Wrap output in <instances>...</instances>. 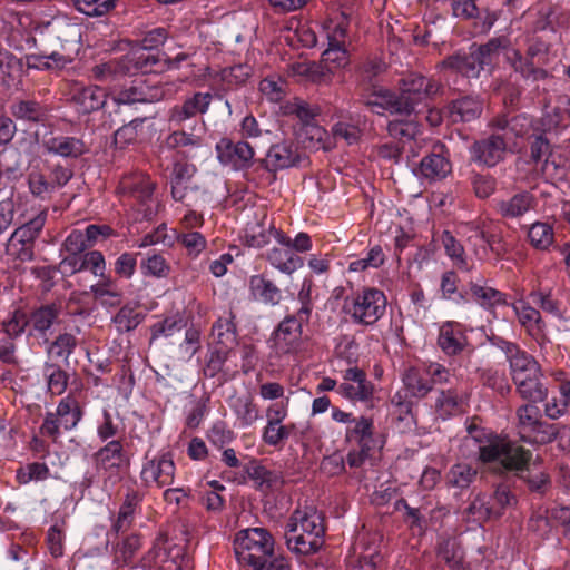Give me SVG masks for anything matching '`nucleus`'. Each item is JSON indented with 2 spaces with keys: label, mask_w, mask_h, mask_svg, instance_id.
Instances as JSON below:
<instances>
[{
  "label": "nucleus",
  "mask_w": 570,
  "mask_h": 570,
  "mask_svg": "<svg viewBox=\"0 0 570 570\" xmlns=\"http://www.w3.org/2000/svg\"><path fill=\"white\" fill-rule=\"evenodd\" d=\"M481 381L484 386L498 392L502 396L509 394L511 391L508 376L504 372H500L499 370H484L481 374Z\"/></svg>",
  "instance_id": "nucleus-64"
},
{
  "label": "nucleus",
  "mask_w": 570,
  "mask_h": 570,
  "mask_svg": "<svg viewBox=\"0 0 570 570\" xmlns=\"http://www.w3.org/2000/svg\"><path fill=\"white\" fill-rule=\"evenodd\" d=\"M451 170L449 149L444 144L438 141L433 144L431 150L421 159L413 171L421 179L434 181L445 178Z\"/></svg>",
  "instance_id": "nucleus-9"
},
{
  "label": "nucleus",
  "mask_w": 570,
  "mask_h": 570,
  "mask_svg": "<svg viewBox=\"0 0 570 570\" xmlns=\"http://www.w3.org/2000/svg\"><path fill=\"white\" fill-rule=\"evenodd\" d=\"M439 67L441 69L451 70L452 72L460 73L466 78H478L480 72L484 70V66L475 52L473 45L470 46L469 51H458L444 58Z\"/></svg>",
  "instance_id": "nucleus-14"
},
{
  "label": "nucleus",
  "mask_w": 570,
  "mask_h": 570,
  "mask_svg": "<svg viewBox=\"0 0 570 570\" xmlns=\"http://www.w3.org/2000/svg\"><path fill=\"white\" fill-rule=\"evenodd\" d=\"M554 233L548 223L537 222L528 230L530 244L540 250L548 249L553 242Z\"/></svg>",
  "instance_id": "nucleus-58"
},
{
  "label": "nucleus",
  "mask_w": 570,
  "mask_h": 570,
  "mask_svg": "<svg viewBox=\"0 0 570 570\" xmlns=\"http://www.w3.org/2000/svg\"><path fill=\"white\" fill-rule=\"evenodd\" d=\"M483 112V101L476 96H462L446 106V117L451 124L471 122Z\"/></svg>",
  "instance_id": "nucleus-18"
},
{
  "label": "nucleus",
  "mask_w": 570,
  "mask_h": 570,
  "mask_svg": "<svg viewBox=\"0 0 570 570\" xmlns=\"http://www.w3.org/2000/svg\"><path fill=\"white\" fill-rule=\"evenodd\" d=\"M165 97V89L159 85H150L146 79H135L124 86L112 96L117 105L132 106L136 104H151Z\"/></svg>",
  "instance_id": "nucleus-10"
},
{
  "label": "nucleus",
  "mask_w": 570,
  "mask_h": 570,
  "mask_svg": "<svg viewBox=\"0 0 570 570\" xmlns=\"http://www.w3.org/2000/svg\"><path fill=\"white\" fill-rule=\"evenodd\" d=\"M384 557L380 549V543L373 538L368 541L358 557V567L362 570H376L382 567Z\"/></svg>",
  "instance_id": "nucleus-60"
},
{
  "label": "nucleus",
  "mask_w": 570,
  "mask_h": 570,
  "mask_svg": "<svg viewBox=\"0 0 570 570\" xmlns=\"http://www.w3.org/2000/svg\"><path fill=\"white\" fill-rule=\"evenodd\" d=\"M507 63L524 80L538 81L549 77V72L546 69L538 67L534 60L530 59L527 55L523 56L517 48L510 50Z\"/></svg>",
  "instance_id": "nucleus-30"
},
{
  "label": "nucleus",
  "mask_w": 570,
  "mask_h": 570,
  "mask_svg": "<svg viewBox=\"0 0 570 570\" xmlns=\"http://www.w3.org/2000/svg\"><path fill=\"white\" fill-rule=\"evenodd\" d=\"M441 242L445 249V254L453 261L454 266L461 271H469L470 266L465 257L464 247L452 235V233L444 230L441 236Z\"/></svg>",
  "instance_id": "nucleus-52"
},
{
  "label": "nucleus",
  "mask_w": 570,
  "mask_h": 570,
  "mask_svg": "<svg viewBox=\"0 0 570 570\" xmlns=\"http://www.w3.org/2000/svg\"><path fill=\"white\" fill-rule=\"evenodd\" d=\"M248 292L254 302L265 306L275 307L283 301V291L265 273L248 278Z\"/></svg>",
  "instance_id": "nucleus-15"
},
{
  "label": "nucleus",
  "mask_w": 570,
  "mask_h": 570,
  "mask_svg": "<svg viewBox=\"0 0 570 570\" xmlns=\"http://www.w3.org/2000/svg\"><path fill=\"white\" fill-rule=\"evenodd\" d=\"M399 98L402 102L405 116L417 112L419 106H429L438 95L442 92V85L421 73L411 72L399 80Z\"/></svg>",
  "instance_id": "nucleus-4"
},
{
  "label": "nucleus",
  "mask_w": 570,
  "mask_h": 570,
  "mask_svg": "<svg viewBox=\"0 0 570 570\" xmlns=\"http://www.w3.org/2000/svg\"><path fill=\"white\" fill-rule=\"evenodd\" d=\"M140 271L144 276L161 278L169 275L170 266L163 255L153 254L141 261Z\"/></svg>",
  "instance_id": "nucleus-62"
},
{
  "label": "nucleus",
  "mask_w": 570,
  "mask_h": 570,
  "mask_svg": "<svg viewBox=\"0 0 570 570\" xmlns=\"http://www.w3.org/2000/svg\"><path fill=\"white\" fill-rule=\"evenodd\" d=\"M362 101L374 114L383 115L387 111L391 115L405 116L397 92L390 89L383 87L374 89L371 94L363 95Z\"/></svg>",
  "instance_id": "nucleus-19"
},
{
  "label": "nucleus",
  "mask_w": 570,
  "mask_h": 570,
  "mask_svg": "<svg viewBox=\"0 0 570 570\" xmlns=\"http://www.w3.org/2000/svg\"><path fill=\"white\" fill-rule=\"evenodd\" d=\"M466 227L472 233L469 236V240H472L473 238L482 240L485 244L483 247L484 252L489 249L498 258H502L508 253L507 243L504 242L501 233L484 229L480 225H475L473 223L468 224Z\"/></svg>",
  "instance_id": "nucleus-37"
},
{
  "label": "nucleus",
  "mask_w": 570,
  "mask_h": 570,
  "mask_svg": "<svg viewBox=\"0 0 570 570\" xmlns=\"http://www.w3.org/2000/svg\"><path fill=\"white\" fill-rule=\"evenodd\" d=\"M175 470L173 454L167 452L158 459L146 462L142 466L140 478L146 484L155 482L159 488H163L173 483Z\"/></svg>",
  "instance_id": "nucleus-16"
},
{
  "label": "nucleus",
  "mask_w": 570,
  "mask_h": 570,
  "mask_svg": "<svg viewBox=\"0 0 570 570\" xmlns=\"http://www.w3.org/2000/svg\"><path fill=\"white\" fill-rule=\"evenodd\" d=\"M472 45L481 60V63L484 66V69H492L495 59L500 53H503L504 60L507 61L508 56H510V50H513L514 48L512 46L511 38L507 35L492 37L485 43L482 45Z\"/></svg>",
  "instance_id": "nucleus-23"
},
{
  "label": "nucleus",
  "mask_w": 570,
  "mask_h": 570,
  "mask_svg": "<svg viewBox=\"0 0 570 570\" xmlns=\"http://www.w3.org/2000/svg\"><path fill=\"white\" fill-rule=\"evenodd\" d=\"M567 111L560 107H553L550 110H544L540 119L535 122V131L543 132L544 135L557 132L566 120Z\"/></svg>",
  "instance_id": "nucleus-56"
},
{
  "label": "nucleus",
  "mask_w": 570,
  "mask_h": 570,
  "mask_svg": "<svg viewBox=\"0 0 570 570\" xmlns=\"http://www.w3.org/2000/svg\"><path fill=\"white\" fill-rule=\"evenodd\" d=\"M514 481L513 476H505L495 484L493 493L488 494L489 505L493 510L494 519H500L509 507L518 502L515 494L511 491Z\"/></svg>",
  "instance_id": "nucleus-33"
},
{
  "label": "nucleus",
  "mask_w": 570,
  "mask_h": 570,
  "mask_svg": "<svg viewBox=\"0 0 570 570\" xmlns=\"http://www.w3.org/2000/svg\"><path fill=\"white\" fill-rule=\"evenodd\" d=\"M470 298L485 311H494L498 306L508 305L507 294L476 282L469 283Z\"/></svg>",
  "instance_id": "nucleus-35"
},
{
  "label": "nucleus",
  "mask_w": 570,
  "mask_h": 570,
  "mask_svg": "<svg viewBox=\"0 0 570 570\" xmlns=\"http://www.w3.org/2000/svg\"><path fill=\"white\" fill-rule=\"evenodd\" d=\"M394 511H403L402 520L409 529L417 532L420 535L426 532L429 521L426 517L428 508L424 504L413 507L407 500L400 498L394 502Z\"/></svg>",
  "instance_id": "nucleus-31"
},
{
  "label": "nucleus",
  "mask_w": 570,
  "mask_h": 570,
  "mask_svg": "<svg viewBox=\"0 0 570 570\" xmlns=\"http://www.w3.org/2000/svg\"><path fill=\"white\" fill-rule=\"evenodd\" d=\"M489 127L495 131H499L508 140L509 135L514 138H523L531 129L534 130L535 124H533L532 117L527 114L518 115H498L489 121Z\"/></svg>",
  "instance_id": "nucleus-17"
},
{
  "label": "nucleus",
  "mask_w": 570,
  "mask_h": 570,
  "mask_svg": "<svg viewBox=\"0 0 570 570\" xmlns=\"http://www.w3.org/2000/svg\"><path fill=\"white\" fill-rule=\"evenodd\" d=\"M43 375L47 379L48 390L52 394H62L68 385L69 375L62 367L52 362H45Z\"/></svg>",
  "instance_id": "nucleus-55"
},
{
  "label": "nucleus",
  "mask_w": 570,
  "mask_h": 570,
  "mask_svg": "<svg viewBox=\"0 0 570 570\" xmlns=\"http://www.w3.org/2000/svg\"><path fill=\"white\" fill-rule=\"evenodd\" d=\"M95 466L98 471H104L112 476L114 472L118 474L119 470L130 464V458L124 449L121 440H110L92 455Z\"/></svg>",
  "instance_id": "nucleus-12"
},
{
  "label": "nucleus",
  "mask_w": 570,
  "mask_h": 570,
  "mask_svg": "<svg viewBox=\"0 0 570 570\" xmlns=\"http://www.w3.org/2000/svg\"><path fill=\"white\" fill-rule=\"evenodd\" d=\"M268 263L279 272L291 275L304 264L301 256L291 247H273L266 255Z\"/></svg>",
  "instance_id": "nucleus-38"
},
{
  "label": "nucleus",
  "mask_w": 570,
  "mask_h": 570,
  "mask_svg": "<svg viewBox=\"0 0 570 570\" xmlns=\"http://www.w3.org/2000/svg\"><path fill=\"white\" fill-rule=\"evenodd\" d=\"M468 343L462 325L454 321L444 322L439 330L438 345L449 356L460 354Z\"/></svg>",
  "instance_id": "nucleus-22"
},
{
  "label": "nucleus",
  "mask_w": 570,
  "mask_h": 570,
  "mask_svg": "<svg viewBox=\"0 0 570 570\" xmlns=\"http://www.w3.org/2000/svg\"><path fill=\"white\" fill-rule=\"evenodd\" d=\"M215 150L218 161L233 170L244 171L254 165L257 166L255 149L244 139L235 142L228 137H223L217 141Z\"/></svg>",
  "instance_id": "nucleus-6"
},
{
  "label": "nucleus",
  "mask_w": 570,
  "mask_h": 570,
  "mask_svg": "<svg viewBox=\"0 0 570 570\" xmlns=\"http://www.w3.org/2000/svg\"><path fill=\"white\" fill-rule=\"evenodd\" d=\"M543 376L532 377L528 382L520 381L521 384L517 387V393L529 403L543 402L548 396V387L542 381Z\"/></svg>",
  "instance_id": "nucleus-54"
},
{
  "label": "nucleus",
  "mask_w": 570,
  "mask_h": 570,
  "mask_svg": "<svg viewBox=\"0 0 570 570\" xmlns=\"http://www.w3.org/2000/svg\"><path fill=\"white\" fill-rule=\"evenodd\" d=\"M213 96L209 92H195L191 97L184 100L181 105H176L169 110V121L181 125L184 121L208 111Z\"/></svg>",
  "instance_id": "nucleus-20"
},
{
  "label": "nucleus",
  "mask_w": 570,
  "mask_h": 570,
  "mask_svg": "<svg viewBox=\"0 0 570 570\" xmlns=\"http://www.w3.org/2000/svg\"><path fill=\"white\" fill-rule=\"evenodd\" d=\"M386 304V296L381 289L363 287L344 298L343 311L351 316L353 323L371 326L385 314Z\"/></svg>",
  "instance_id": "nucleus-3"
},
{
  "label": "nucleus",
  "mask_w": 570,
  "mask_h": 570,
  "mask_svg": "<svg viewBox=\"0 0 570 570\" xmlns=\"http://www.w3.org/2000/svg\"><path fill=\"white\" fill-rule=\"evenodd\" d=\"M144 494L137 490H129L121 503L117 519L114 521L111 525V532L118 535L119 533H124L127 531L134 520L137 512V509L140 508L142 502Z\"/></svg>",
  "instance_id": "nucleus-28"
},
{
  "label": "nucleus",
  "mask_w": 570,
  "mask_h": 570,
  "mask_svg": "<svg viewBox=\"0 0 570 570\" xmlns=\"http://www.w3.org/2000/svg\"><path fill=\"white\" fill-rule=\"evenodd\" d=\"M47 219V210H41L37 216L18 227L10 236L14 242H24L35 246L36 239L42 230Z\"/></svg>",
  "instance_id": "nucleus-44"
},
{
  "label": "nucleus",
  "mask_w": 570,
  "mask_h": 570,
  "mask_svg": "<svg viewBox=\"0 0 570 570\" xmlns=\"http://www.w3.org/2000/svg\"><path fill=\"white\" fill-rule=\"evenodd\" d=\"M147 314L139 311L138 307L129 304L119 308L112 317V324L118 333H127L137 328L146 318Z\"/></svg>",
  "instance_id": "nucleus-42"
},
{
  "label": "nucleus",
  "mask_w": 570,
  "mask_h": 570,
  "mask_svg": "<svg viewBox=\"0 0 570 570\" xmlns=\"http://www.w3.org/2000/svg\"><path fill=\"white\" fill-rule=\"evenodd\" d=\"M119 0H71L75 9L90 18L108 14L117 7Z\"/></svg>",
  "instance_id": "nucleus-51"
},
{
  "label": "nucleus",
  "mask_w": 570,
  "mask_h": 570,
  "mask_svg": "<svg viewBox=\"0 0 570 570\" xmlns=\"http://www.w3.org/2000/svg\"><path fill=\"white\" fill-rule=\"evenodd\" d=\"M402 382L406 395L415 399H423L432 391V384L426 373L416 367H410L404 371Z\"/></svg>",
  "instance_id": "nucleus-39"
},
{
  "label": "nucleus",
  "mask_w": 570,
  "mask_h": 570,
  "mask_svg": "<svg viewBox=\"0 0 570 570\" xmlns=\"http://www.w3.org/2000/svg\"><path fill=\"white\" fill-rule=\"evenodd\" d=\"M460 278L454 271H446L440 281L441 297L455 304H465L470 301L468 293L459 289Z\"/></svg>",
  "instance_id": "nucleus-43"
},
{
  "label": "nucleus",
  "mask_w": 570,
  "mask_h": 570,
  "mask_svg": "<svg viewBox=\"0 0 570 570\" xmlns=\"http://www.w3.org/2000/svg\"><path fill=\"white\" fill-rule=\"evenodd\" d=\"M28 315L30 323L29 335L38 333L39 335L43 336L58 320L60 315V306L55 303L43 304L33 308L30 313H28Z\"/></svg>",
  "instance_id": "nucleus-34"
},
{
  "label": "nucleus",
  "mask_w": 570,
  "mask_h": 570,
  "mask_svg": "<svg viewBox=\"0 0 570 570\" xmlns=\"http://www.w3.org/2000/svg\"><path fill=\"white\" fill-rule=\"evenodd\" d=\"M386 129L390 137L399 140L401 146L415 139L420 132L419 124L411 120H392L387 124Z\"/></svg>",
  "instance_id": "nucleus-57"
},
{
  "label": "nucleus",
  "mask_w": 570,
  "mask_h": 570,
  "mask_svg": "<svg viewBox=\"0 0 570 570\" xmlns=\"http://www.w3.org/2000/svg\"><path fill=\"white\" fill-rule=\"evenodd\" d=\"M10 112L17 120L45 125L49 119L50 109L35 99H21L10 106Z\"/></svg>",
  "instance_id": "nucleus-26"
},
{
  "label": "nucleus",
  "mask_w": 570,
  "mask_h": 570,
  "mask_svg": "<svg viewBox=\"0 0 570 570\" xmlns=\"http://www.w3.org/2000/svg\"><path fill=\"white\" fill-rule=\"evenodd\" d=\"M537 204V198L532 193L522 190L508 199H501L497 202L495 209L501 217L507 219H514L520 218L527 213L533 210Z\"/></svg>",
  "instance_id": "nucleus-21"
},
{
  "label": "nucleus",
  "mask_w": 570,
  "mask_h": 570,
  "mask_svg": "<svg viewBox=\"0 0 570 570\" xmlns=\"http://www.w3.org/2000/svg\"><path fill=\"white\" fill-rule=\"evenodd\" d=\"M243 469L255 489L263 493L279 491L285 483L282 472L267 469L258 459H250Z\"/></svg>",
  "instance_id": "nucleus-13"
},
{
  "label": "nucleus",
  "mask_w": 570,
  "mask_h": 570,
  "mask_svg": "<svg viewBox=\"0 0 570 570\" xmlns=\"http://www.w3.org/2000/svg\"><path fill=\"white\" fill-rule=\"evenodd\" d=\"M288 522H295L296 528L304 533H309L316 539H323L325 534L324 518L315 507L296 509Z\"/></svg>",
  "instance_id": "nucleus-27"
},
{
  "label": "nucleus",
  "mask_w": 570,
  "mask_h": 570,
  "mask_svg": "<svg viewBox=\"0 0 570 570\" xmlns=\"http://www.w3.org/2000/svg\"><path fill=\"white\" fill-rule=\"evenodd\" d=\"M43 149L63 158L77 159L88 151L85 141L72 136L49 137L42 142Z\"/></svg>",
  "instance_id": "nucleus-24"
},
{
  "label": "nucleus",
  "mask_w": 570,
  "mask_h": 570,
  "mask_svg": "<svg viewBox=\"0 0 570 570\" xmlns=\"http://www.w3.org/2000/svg\"><path fill=\"white\" fill-rule=\"evenodd\" d=\"M78 340L73 334L61 333L49 344L47 354L50 358H61L66 365H69V357L75 352Z\"/></svg>",
  "instance_id": "nucleus-45"
},
{
  "label": "nucleus",
  "mask_w": 570,
  "mask_h": 570,
  "mask_svg": "<svg viewBox=\"0 0 570 570\" xmlns=\"http://www.w3.org/2000/svg\"><path fill=\"white\" fill-rule=\"evenodd\" d=\"M156 183L145 174H135L124 177L118 186V190L124 196L134 199L142 213V217L150 220L156 212L153 206Z\"/></svg>",
  "instance_id": "nucleus-5"
},
{
  "label": "nucleus",
  "mask_w": 570,
  "mask_h": 570,
  "mask_svg": "<svg viewBox=\"0 0 570 570\" xmlns=\"http://www.w3.org/2000/svg\"><path fill=\"white\" fill-rule=\"evenodd\" d=\"M28 187L31 195L40 200H49L57 191L48 174L39 169H32L28 174Z\"/></svg>",
  "instance_id": "nucleus-48"
},
{
  "label": "nucleus",
  "mask_w": 570,
  "mask_h": 570,
  "mask_svg": "<svg viewBox=\"0 0 570 570\" xmlns=\"http://www.w3.org/2000/svg\"><path fill=\"white\" fill-rule=\"evenodd\" d=\"M235 315L230 312L229 317H219L213 325L212 333L215 337L214 347L233 352L237 343V327L234 322Z\"/></svg>",
  "instance_id": "nucleus-36"
},
{
  "label": "nucleus",
  "mask_w": 570,
  "mask_h": 570,
  "mask_svg": "<svg viewBox=\"0 0 570 570\" xmlns=\"http://www.w3.org/2000/svg\"><path fill=\"white\" fill-rule=\"evenodd\" d=\"M298 161L299 156L293 142L281 141L269 147L265 158L257 159L256 170L264 169L273 174V179H275V174L278 170L294 167Z\"/></svg>",
  "instance_id": "nucleus-11"
},
{
  "label": "nucleus",
  "mask_w": 570,
  "mask_h": 570,
  "mask_svg": "<svg viewBox=\"0 0 570 570\" xmlns=\"http://www.w3.org/2000/svg\"><path fill=\"white\" fill-rule=\"evenodd\" d=\"M512 307L520 324L525 328L527 333L537 342H540L544 337L546 328V323L543 322L540 312L524 302L513 304Z\"/></svg>",
  "instance_id": "nucleus-32"
},
{
  "label": "nucleus",
  "mask_w": 570,
  "mask_h": 570,
  "mask_svg": "<svg viewBox=\"0 0 570 570\" xmlns=\"http://www.w3.org/2000/svg\"><path fill=\"white\" fill-rule=\"evenodd\" d=\"M560 434V426L547 421H538L520 441L531 445H546L550 444L558 439Z\"/></svg>",
  "instance_id": "nucleus-40"
},
{
  "label": "nucleus",
  "mask_w": 570,
  "mask_h": 570,
  "mask_svg": "<svg viewBox=\"0 0 570 570\" xmlns=\"http://www.w3.org/2000/svg\"><path fill=\"white\" fill-rule=\"evenodd\" d=\"M294 430L295 424L293 423L287 425H266L262 433V440L269 446L282 449Z\"/></svg>",
  "instance_id": "nucleus-59"
},
{
  "label": "nucleus",
  "mask_w": 570,
  "mask_h": 570,
  "mask_svg": "<svg viewBox=\"0 0 570 570\" xmlns=\"http://www.w3.org/2000/svg\"><path fill=\"white\" fill-rule=\"evenodd\" d=\"M508 150V141L499 131L475 140L469 148L471 160L492 168L501 163Z\"/></svg>",
  "instance_id": "nucleus-8"
},
{
  "label": "nucleus",
  "mask_w": 570,
  "mask_h": 570,
  "mask_svg": "<svg viewBox=\"0 0 570 570\" xmlns=\"http://www.w3.org/2000/svg\"><path fill=\"white\" fill-rule=\"evenodd\" d=\"M232 352L227 350H220L217 347H209L208 354L206 356L205 366H204V375L206 377L214 379L218 374H223L222 382L227 380V374L224 372V365L229 358Z\"/></svg>",
  "instance_id": "nucleus-50"
},
{
  "label": "nucleus",
  "mask_w": 570,
  "mask_h": 570,
  "mask_svg": "<svg viewBox=\"0 0 570 570\" xmlns=\"http://www.w3.org/2000/svg\"><path fill=\"white\" fill-rule=\"evenodd\" d=\"M130 63L132 68L142 73H158L164 71L163 52L145 51L131 48Z\"/></svg>",
  "instance_id": "nucleus-41"
},
{
  "label": "nucleus",
  "mask_w": 570,
  "mask_h": 570,
  "mask_svg": "<svg viewBox=\"0 0 570 570\" xmlns=\"http://www.w3.org/2000/svg\"><path fill=\"white\" fill-rule=\"evenodd\" d=\"M478 460L483 464L495 463L493 473L505 476H522L529 471L532 452L523 448L517 441L507 438L494 436L490 444L479 448Z\"/></svg>",
  "instance_id": "nucleus-1"
},
{
  "label": "nucleus",
  "mask_w": 570,
  "mask_h": 570,
  "mask_svg": "<svg viewBox=\"0 0 570 570\" xmlns=\"http://www.w3.org/2000/svg\"><path fill=\"white\" fill-rule=\"evenodd\" d=\"M308 322L309 318H299L297 313L286 315L271 335L275 351L281 354L297 352L302 344L303 325Z\"/></svg>",
  "instance_id": "nucleus-7"
},
{
  "label": "nucleus",
  "mask_w": 570,
  "mask_h": 570,
  "mask_svg": "<svg viewBox=\"0 0 570 570\" xmlns=\"http://www.w3.org/2000/svg\"><path fill=\"white\" fill-rule=\"evenodd\" d=\"M285 543L289 551L296 554L307 556L317 552L323 543V539H316L309 533H304L296 528L295 522H287L285 530Z\"/></svg>",
  "instance_id": "nucleus-25"
},
{
  "label": "nucleus",
  "mask_w": 570,
  "mask_h": 570,
  "mask_svg": "<svg viewBox=\"0 0 570 570\" xmlns=\"http://www.w3.org/2000/svg\"><path fill=\"white\" fill-rule=\"evenodd\" d=\"M510 375H515L517 379L521 373L528 372V374L539 373L540 364L538 361L529 354L527 351L519 347L508 360Z\"/></svg>",
  "instance_id": "nucleus-49"
},
{
  "label": "nucleus",
  "mask_w": 570,
  "mask_h": 570,
  "mask_svg": "<svg viewBox=\"0 0 570 570\" xmlns=\"http://www.w3.org/2000/svg\"><path fill=\"white\" fill-rule=\"evenodd\" d=\"M145 120L146 118H135L118 128L114 134V144L120 149H124L128 145L135 142L138 138L139 131L142 129Z\"/></svg>",
  "instance_id": "nucleus-61"
},
{
  "label": "nucleus",
  "mask_w": 570,
  "mask_h": 570,
  "mask_svg": "<svg viewBox=\"0 0 570 570\" xmlns=\"http://www.w3.org/2000/svg\"><path fill=\"white\" fill-rule=\"evenodd\" d=\"M478 470L468 463L453 464L446 473V483L451 488L468 489L476 479Z\"/></svg>",
  "instance_id": "nucleus-47"
},
{
  "label": "nucleus",
  "mask_w": 570,
  "mask_h": 570,
  "mask_svg": "<svg viewBox=\"0 0 570 570\" xmlns=\"http://www.w3.org/2000/svg\"><path fill=\"white\" fill-rule=\"evenodd\" d=\"M518 417V434L521 439L527 430H530L538 421L541 419L540 409L537 406V403H528L521 405L517 410Z\"/></svg>",
  "instance_id": "nucleus-63"
},
{
  "label": "nucleus",
  "mask_w": 570,
  "mask_h": 570,
  "mask_svg": "<svg viewBox=\"0 0 570 570\" xmlns=\"http://www.w3.org/2000/svg\"><path fill=\"white\" fill-rule=\"evenodd\" d=\"M107 100L105 89L98 86H88L76 90L72 94L71 101L76 105L77 111L82 115H89L101 109Z\"/></svg>",
  "instance_id": "nucleus-29"
},
{
  "label": "nucleus",
  "mask_w": 570,
  "mask_h": 570,
  "mask_svg": "<svg viewBox=\"0 0 570 570\" xmlns=\"http://www.w3.org/2000/svg\"><path fill=\"white\" fill-rule=\"evenodd\" d=\"M552 154V145L547 135L540 131H533L530 136V159L532 163L538 164L544 159V167L552 165L557 168L554 161L550 160Z\"/></svg>",
  "instance_id": "nucleus-46"
},
{
  "label": "nucleus",
  "mask_w": 570,
  "mask_h": 570,
  "mask_svg": "<svg viewBox=\"0 0 570 570\" xmlns=\"http://www.w3.org/2000/svg\"><path fill=\"white\" fill-rule=\"evenodd\" d=\"M56 415L60 416V423L65 431H70L77 426L82 417V411L78 406L76 401L69 399H62L57 407Z\"/></svg>",
  "instance_id": "nucleus-53"
},
{
  "label": "nucleus",
  "mask_w": 570,
  "mask_h": 570,
  "mask_svg": "<svg viewBox=\"0 0 570 570\" xmlns=\"http://www.w3.org/2000/svg\"><path fill=\"white\" fill-rule=\"evenodd\" d=\"M274 538L265 528H248L239 531L234 540L237 561L256 569L262 561L271 558L274 551Z\"/></svg>",
  "instance_id": "nucleus-2"
}]
</instances>
